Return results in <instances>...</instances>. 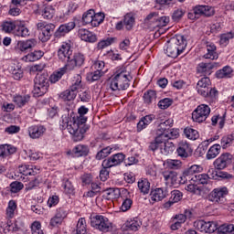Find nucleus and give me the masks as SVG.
<instances>
[{"mask_svg":"<svg viewBox=\"0 0 234 234\" xmlns=\"http://www.w3.org/2000/svg\"><path fill=\"white\" fill-rule=\"evenodd\" d=\"M233 142H234L233 134L224 135L220 140L219 145L221 149H229V147H231L233 145Z\"/></svg>","mask_w":234,"mask_h":234,"instance_id":"nucleus-43","label":"nucleus"},{"mask_svg":"<svg viewBox=\"0 0 234 234\" xmlns=\"http://www.w3.org/2000/svg\"><path fill=\"white\" fill-rule=\"evenodd\" d=\"M138 189L143 195H149L151 191V183L147 178H142L138 181Z\"/></svg>","mask_w":234,"mask_h":234,"instance_id":"nucleus-34","label":"nucleus"},{"mask_svg":"<svg viewBox=\"0 0 234 234\" xmlns=\"http://www.w3.org/2000/svg\"><path fill=\"white\" fill-rule=\"evenodd\" d=\"M76 28V22H69L66 24H62L58 27V28L54 33V37L59 39L60 37H65L69 32L74 30Z\"/></svg>","mask_w":234,"mask_h":234,"instance_id":"nucleus-17","label":"nucleus"},{"mask_svg":"<svg viewBox=\"0 0 234 234\" xmlns=\"http://www.w3.org/2000/svg\"><path fill=\"white\" fill-rule=\"evenodd\" d=\"M76 234H87V221L80 218L77 223Z\"/></svg>","mask_w":234,"mask_h":234,"instance_id":"nucleus-54","label":"nucleus"},{"mask_svg":"<svg viewBox=\"0 0 234 234\" xmlns=\"http://www.w3.org/2000/svg\"><path fill=\"white\" fill-rule=\"evenodd\" d=\"M154 120H156V115L154 114H148L142 117L137 123V133H142L144 129H147V126L151 125Z\"/></svg>","mask_w":234,"mask_h":234,"instance_id":"nucleus-23","label":"nucleus"},{"mask_svg":"<svg viewBox=\"0 0 234 234\" xmlns=\"http://www.w3.org/2000/svg\"><path fill=\"white\" fill-rule=\"evenodd\" d=\"M114 41H116V37H108L107 39L101 40L97 44V50H103V48H106V47H110V45Z\"/></svg>","mask_w":234,"mask_h":234,"instance_id":"nucleus-60","label":"nucleus"},{"mask_svg":"<svg viewBox=\"0 0 234 234\" xmlns=\"http://www.w3.org/2000/svg\"><path fill=\"white\" fill-rule=\"evenodd\" d=\"M168 193L169 191H167V188H164V187L155 188L151 191L150 198L153 204H154V202H162V200H164V198L167 197Z\"/></svg>","mask_w":234,"mask_h":234,"instance_id":"nucleus-21","label":"nucleus"},{"mask_svg":"<svg viewBox=\"0 0 234 234\" xmlns=\"http://www.w3.org/2000/svg\"><path fill=\"white\" fill-rule=\"evenodd\" d=\"M231 162H233V155L229 153H224L214 161L215 169L222 171V169H226L228 165H231Z\"/></svg>","mask_w":234,"mask_h":234,"instance_id":"nucleus-13","label":"nucleus"},{"mask_svg":"<svg viewBox=\"0 0 234 234\" xmlns=\"http://www.w3.org/2000/svg\"><path fill=\"white\" fill-rule=\"evenodd\" d=\"M37 45V41L34 38L20 40L17 42V48L20 52H27V50H30V48H34Z\"/></svg>","mask_w":234,"mask_h":234,"instance_id":"nucleus-25","label":"nucleus"},{"mask_svg":"<svg viewBox=\"0 0 234 234\" xmlns=\"http://www.w3.org/2000/svg\"><path fill=\"white\" fill-rule=\"evenodd\" d=\"M143 100L146 105H151V103H154V101H156V91L153 90H148L146 92L144 93Z\"/></svg>","mask_w":234,"mask_h":234,"instance_id":"nucleus-40","label":"nucleus"},{"mask_svg":"<svg viewBox=\"0 0 234 234\" xmlns=\"http://www.w3.org/2000/svg\"><path fill=\"white\" fill-rule=\"evenodd\" d=\"M169 24V16H158L155 18L154 26L158 28H162V27H167Z\"/></svg>","mask_w":234,"mask_h":234,"instance_id":"nucleus-59","label":"nucleus"},{"mask_svg":"<svg viewBox=\"0 0 234 234\" xmlns=\"http://www.w3.org/2000/svg\"><path fill=\"white\" fill-rule=\"evenodd\" d=\"M176 153L177 156H180L182 160H186V158L193 156V148L187 141H181L178 143Z\"/></svg>","mask_w":234,"mask_h":234,"instance_id":"nucleus-14","label":"nucleus"},{"mask_svg":"<svg viewBox=\"0 0 234 234\" xmlns=\"http://www.w3.org/2000/svg\"><path fill=\"white\" fill-rule=\"evenodd\" d=\"M228 195H229L228 187L220 186L213 189L208 195V200L214 204H226Z\"/></svg>","mask_w":234,"mask_h":234,"instance_id":"nucleus-8","label":"nucleus"},{"mask_svg":"<svg viewBox=\"0 0 234 234\" xmlns=\"http://www.w3.org/2000/svg\"><path fill=\"white\" fill-rule=\"evenodd\" d=\"M215 69V64L201 62L197 67L198 74H209Z\"/></svg>","mask_w":234,"mask_h":234,"instance_id":"nucleus-39","label":"nucleus"},{"mask_svg":"<svg viewBox=\"0 0 234 234\" xmlns=\"http://www.w3.org/2000/svg\"><path fill=\"white\" fill-rule=\"evenodd\" d=\"M85 65V55L81 52H75L71 55V58L69 63L65 64L68 70H74V69H81Z\"/></svg>","mask_w":234,"mask_h":234,"instance_id":"nucleus-11","label":"nucleus"},{"mask_svg":"<svg viewBox=\"0 0 234 234\" xmlns=\"http://www.w3.org/2000/svg\"><path fill=\"white\" fill-rule=\"evenodd\" d=\"M125 226L130 231H138L142 227V220L139 218H133L126 221Z\"/></svg>","mask_w":234,"mask_h":234,"instance_id":"nucleus-36","label":"nucleus"},{"mask_svg":"<svg viewBox=\"0 0 234 234\" xmlns=\"http://www.w3.org/2000/svg\"><path fill=\"white\" fill-rule=\"evenodd\" d=\"M78 36L81 41H85L86 43H96L98 41V36L87 28L79 29Z\"/></svg>","mask_w":234,"mask_h":234,"instance_id":"nucleus-20","label":"nucleus"},{"mask_svg":"<svg viewBox=\"0 0 234 234\" xmlns=\"http://www.w3.org/2000/svg\"><path fill=\"white\" fill-rule=\"evenodd\" d=\"M182 197H184V195L182 194V192H180V190H173L171 192L170 199L164 204L165 209H169V207H171L173 204L180 202V200H182Z\"/></svg>","mask_w":234,"mask_h":234,"instance_id":"nucleus-26","label":"nucleus"},{"mask_svg":"<svg viewBox=\"0 0 234 234\" xmlns=\"http://www.w3.org/2000/svg\"><path fill=\"white\" fill-rule=\"evenodd\" d=\"M40 14L44 19H52L56 10L52 8V5H48L41 9Z\"/></svg>","mask_w":234,"mask_h":234,"instance_id":"nucleus-47","label":"nucleus"},{"mask_svg":"<svg viewBox=\"0 0 234 234\" xmlns=\"http://www.w3.org/2000/svg\"><path fill=\"white\" fill-rule=\"evenodd\" d=\"M135 18L132 14H126L123 18V25L126 30H133V27H134Z\"/></svg>","mask_w":234,"mask_h":234,"instance_id":"nucleus-52","label":"nucleus"},{"mask_svg":"<svg viewBox=\"0 0 234 234\" xmlns=\"http://www.w3.org/2000/svg\"><path fill=\"white\" fill-rule=\"evenodd\" d=\"M104 75H105L104 72H101L100 70H95V71L87 73L86 80L87 81H90V83H94V81H98Z\"/></svg>","mask_w":234,"mask_h":234,"instance_id":"nucleus-46","label":"nucleus"},{"mask_svg":"<svg viewBox=\"0 0 234 234\" xmlns=\"http://www.w3.org/2000/svg\"><path fill=\"white\" fill-rule=\"evenodd\" d=\"M29 138L32 140H38L47 133V127L43 124H33L27 128Z\"/></svg>","mask_w":234,"mask_h":234,"instance_id":"nucleus-16","label":"nucleus"},{"mask_svg":"<svg viewBox=\"0 0 234 234\" xmlns=\"http://www.w3.org/2000/svg\"><path fill=\"white\" fill-rule=\"evenodd\" d=\"M61 187L63 189V193L65 195H74V191H76V188L74 187V184L72 183V180L69 177H64L62 179Z\"/></svg>","mask_w":234,"mask_h":234,"instance_id":"nucleus-29","label":"nucleus"},{"mask_svg":"<svg viewBox=\"0 0 234 234\" xmlns=\"http://www.w3.org/2000/svg\"><path fill=\"white\" fill-rule=\"evenodd\" d=\"M81 87V75L77 74L73 77L72 83L69 89H71V90L75 92H78V90H80Z\"/></svg>","mask_w":234,"mask_h":234,"instance_id":"nucleus-56","label":"nucleus"},{"mask_svg":"<svg viewBox=\"0 0 234 234\" xmlns=\"http://www.w3.org/2000/svg\"><path fill=\"white\" fill-rule=\"evenodd\" d=\"M78 112L80 116L74 111L66 109V113L61 116L59 121L61 131L67 129L72 135L73 142H81L85 138V133L90 129V125L85 124L88 120L85 114L89 112V108L80 106Z\"/></svg>","mask_w":234,"mask_h":234,"instance_id":"nucleus-1","label":"nucleus"},{"mask_svg":"<svg viewBox=\"0 0 234 234\" xmlns=\"http://www.w3.org/2000/svg\"><path fill=\"white\" fill-rule=\"evenodd\" d=\"M195 227L198 231L205 233H215L218 229V225L215 221L197 220Z\"/></svg>","mask_w":234,"mask_h":234,"instance_id":"nucleus-12","label":"nucleus"},{"mask_svg":"<svg viewBox=\"0 0 234 234\" xmlns=\"http://www.w3.org/2000/svg\"><path fill=\"white\" fill-rule=\"evenodd\" d=\"M16 209H17V203L16 200H10L6 207V215L8 218H14L16 215Z\"/></svg>","mask_w":234,"mask_h":234,"instance_id":"nucleus-53","label":"nucleus"},{"mask_svg":"<svg viewBox=\"0 0 234 234\" xmlns=\"http://www.w3.org/2000/svg\"><path fill=\"white\" fill-rule=\"evenodd\" d=\"M67 70L69 69L64 65V67L60 68L58 71H54L53 74L50 75L48 81H50L51 83H58V81L61 80L63 76H65V74L67 73Z\"/></svg>","mask_w":234,"mask_h":234,"instance_id":"nucleus-35","label":"nucleus"},{"mask_svg":"<svg viewBox=\"0 0 234 234\" xmlns=\"http://www.w3.org/2000/svg\"><path fill=\"white\" fill-rule=\"evenodd\" d=\"M23 187H25V185H23V183L18 181H14L10 184L11 193H19V191H21Z\"/></svg>","mask_w":234,"mask_h":234,"instance_id":"nucleus-64","label":"nucleus"},{"mask_svg":"<svg viewBox=\"0 0 234 234\" xmlns=\"http://www.w3.org/2000/svg\"><path fill=\"white\" fill-rule=\"evenodd\" d=\"M90 151L88 145L78 144L72 149L71 154L74 158H80L81 156H88Z\"/></svg>","mask_w":234,"mask_h":234,"instance_id":"nucleus-24","label":"nucleus"},{"mask_svg":"<svg viewBox=\"0 0 234 234\" xmlns=\"http://www.w3.org/2000/svg\"><path fill=\"white\" fill-rule=\"evenodd\" d=\"M34 81V96L37 98L45 96V94L48 92V87H50V83L48 82V76L45 74L39 75L36 77Z\"/></svg>","mask_w":234,"mask_h":234,"instance_id":"nucleus-6","label":"nucleus"},{"mask_svg":"<svg viewBox=\"0 0 234 234\" xmlns=\"http://www.w3.org/2000/svg\"><path fill=\"white\" fill-rule=\"evenodd\" d=\"M215 16V7L206 5H197L187 14L188 19L197 21L200 17H212Z\"/></svg>","mask_w":234,"mask_h":234,"instance_id":"nucleus-4","label":"nucleus"},{"mask_svg":"<svg viewBox=\"0 0 234 234\" xmlns=\"http://www.w3.org/2000/svg\"><path fill=\"white\" fill-rule=\"evenodd\" d=\"M17 153V147L12 144H2L0 145V156L2 158H7L12 154H16Z\"/></svg>","mask_w":234,"mask_h":234,"instance_id":"nucleus-28","label":"nucleus"},{"mask_svg":"<svg viewBox=\"0 0 234 234\" xmlns=\"http://www.w3.org/2000/svg\"><path fill=\"white\" fill-rule=\"evenodd\" d=\"M93 16H94V9H89L82 15L81 23L83 27H85L86 25L92 24Z\"/></svg>","mask_w":234,"mask_h":234,"instance_id":"nucleus-48","label":"nucleus"},{"mask_svg":"<svg viewBox=\"0 0 234 234\" xmlns=\"http://www.w3.org/2000/svg\"><path fill=\"white\" fill-rule=\"evenodd\" d=\"M234 37V31H229L228 33L222 34L220 36L219 43L222 47H228L229 45V39H233Z\"/></svg>","mask_w":234,"mask_h":234,"instance_id":"nucleus-57","label":"nucleus"},{"mask_svg":"<svg viewBox=\"0 0 234 234\" xmlns=\"http://www.w3.org/2000/svg\"><path fill=\"white\" fill-rule=\"evenodd\" d=\"M218 123L219 129H224V125H226V114L219 116V115H213L211 118V125L213 127L217 126Z\"/></svg>","mask_w":234,"mask_h":234,"instance_id":"nucleus-44","label":"nucleus"},{"mask_svg":"<svg viewBox=\"0 0 234 234\" xmlns=\"http://www.w3.org/2000/svg\"><path fill=\"white\" fill-rule=\"evenodd\" d=\"M14 35L18 37H28L30 36V30L27 27L25 22H17Z\"/></svg>","mask_w":234,"mask_h":234,"instance_id":"nucleus-27","label":"nucleus"},{"mask_svg":"<svg viewBox=\"0 0 234 234\" xmlns=\"http://www.w3.org/2000/svg\"><path fill=\"white\" fill-rule=\"evenodd\" d=\"M173 126V119H167L161 122L157 126L156 136H163V140H167V138H175L173 133H169L171 127Z\"/></svg>","mask_w":234,"mask_h":234,"instance_id":"nucleus-10","label":"nucleus"},{"mask_svg":"<svg viewBox=\"0 0 234 234\" xmlns=\"http://www.w3.org/2000/svg\"><path fill=\"white\" fill-rule=\"evenodd\" d=\"M30 100H32V95L27 94H16L13 97V102L17 107V109H23V107H27L30 103Z\"/></svg>","mask_w":234,"mask_h":234,"instance_id":"nucleus-18","label":"nucleus"},{"mask_svg":"<svg viewBox=\"0 0 234 234\" xmlns=\"http://www.w3.org/2000/svg\"><path fill=\"white\" fill-rule=\"evenodd\" d=\"M131 73L127 71L125 67L117 68L113 75L110 79V89L113 92L116 90H127L131 85Z\"/></svg>","mask_w":234,"mask_h":234,"instance_id":"nucleus-2","label":"nucleus"},{"mask_svg":"<svg viewBox=\"0 0 234 234\" xmlns=\"http://www.w3.org/2000/svg\"><path fill=\"white\" fill-rule=\"evenodd\" d=\"M196 173H200V165H193L184 171L181 176L180 184H186L187 180L188 182H191V178H193V176H197V175H195Z\"/></svg>","mask_w":234,"mask_h":234,"instance_id":"nucleus-19","label":"nucleus"},{"mask_svg":"<svg viewBox=\"0 0 234 234\" xmlns=\"http://www.w3.org/2000/svg\"><path fill=\"white\" fill-rule=\"evenodd\" d=\"M159 109H162L163 111H165V109H169L171 105H173V99L171 98H165L158 101L157 103Z\"/></svg>","mask_w":234,"mask_h":234,"instance_id":"nucleus-61","label":"nucleus"},{"mask_svg":"<svg viewBox=\"0 0 234 234\" xmlns=\"http://www.w3.org/2000/svg\"><path fill=\"white\" fill-rule=\"evenodd\" d=\"M162 176L165 181V184H176V180H178V174L173 170H165L162 173Z\"/></svg>","mask_w":234,"mask_h":234,"instance_id":"nucleus-30","label":"nucleus"},{"mask_svg":"<svg viewBox=\"0 0 234 234\" xmlns=\"http://www.w3.org/2000/svg\"><path fill=\"white\" fill-rule=\"evenodd\" d=\"M164 135L155 136L154 140L150 142L148 144V151H152V153H155L162 146V144L165 142V139H163Z\"/></svg>","mask_w":234,"mask_h":234,"instance_id":"nucleus-31","label":"nucleus"},{"mask_svg":"<svg viewBox=\"0 0 234 234\" xmlns=\"http://www.w3.org/2000/svg\"><path fill=\"white\" fill-rule=\"evenodd\" d=\"M55 30L56 25L52 23H48V25H46V27H44L42 33H39L40 41H42V43H47V41H48L50 37H52V36L56 34V32H54Z\"/></svg>","mask_w":234,"mask_h":234,"instance_id":"nucleus-22","label":"nucleus"},{"mask_svg":"<svg viewBox=\"0 0 234 234\" xmlns=\"http://www.w3.org/2000/svg\"><path fill=\"white\" fill-rule=\"evenodd\" d=\"M112 153V147L106 146L102 149H101L95 155L96 160H103L109 156Z\"/></svg>","mask_w":234,"mask_h":234,"instance_id":"nucleus-50","label":"nucleus"},{"mask_svg":"<svg viewBox=\"0 0 234 234\" xmlns=\"http://www.w3.org/2000/svg\"><path fill=\"white\" fill-rule=\"evenodd\" d=\"M209 175L207 174H197L196 176H192L190 182H195V184H201L202 186H205V184L209 182Z\"/></svg>","mask_w":234,"mask_h":234,"instance_id":"nucleus-38","label":"nucleus"},{"mask_svg":"<svg viewBox=\"0 0 234 234\" xmlns=\"http://www.w3.org/2000/svg\"><path fill=\"white\" fill-rule=\"evenodd\" d=\"M25 228V223L21 220H16L14 224L8 226V231H21Z\"/></svg>","mask_w":234,"mask_h":234,"instance_id":"nucleus-62","label":"nucleus"},{"mask_svg":"<svg viewBox=\"0 0 234 234\" xmlns=\"http://www.w3.org/2000/svg\"><path fill=\"white\" fill-rule=\"evenodd\" d=\"M123 160H125V154L122 153L112 154L102 161V167H116V165H121Z\"/></svg>","mask_w":234,"mask_h":234,"instance_id":"nucleus-15","label":"nucleus"},{"mask_svg":"<svg viewBox=\"0 0 234 234\" xmlns=\"http://www.w3.org/2000/svg\"><path fill=\"white\" fill-rule=\"evenodd\" d=\"M207 52L204 55L205 59H218V53H217V46L213 43L207 45Z\"/></svg>","mask_w":234,"mask_h":234,"instance_id":"nucleus-33","label":"nucleus"},{"mask_svg":"<svg viewBox=\"0 0 234 234\" xmlns=\"http://www.w3.org/2000/svg\"><path fill=\"white\" fill-rule=\"evenodd\" d=\"M163 144H164V147H161L162 154H165V155L173 154V153L175 152V144L167 140L163 142Z\"/></svg>","mask_w":234,"mask_h":234,"instance_id":"nucleus-45","label":"nucleus"},{"mask_svg":"<svg viewBox=\"0 0 234 234\" xmlns=\"http://www.w3.org/2000/svg\"><path fill=\"white\" fill-rule=\"evenodd\" d=\"M90 220L91 228H95V229H99L103 233H108V231L112 229V223H111L107 217L92 214L90 217Z\"/></svg>","mask_w":234,"mask_h":234,"instance_id":"nucleus-5","label":"nucleus"},{"mask_svg":"<svg viewBox=\"0 0 234 234\" xmlns=\"http://www.w3.org/2000/svg\"><path fill=\"white\" fill-rule=\"evenodd\" d=\"M187 47V39L183 35H176L166 43L165 48L166 56L168 58H178L186 50Z\"/></svg>","mask_w":234,"mask_h":234,"instance_id":"nucleus-3","label":"nucleus"},{"mask_svg":"<svg viewBox=\"0 0 234 234\" xmlns=\"http://www.w3.org/2000/svg\"><path fill=\"white\" fill-rule=\"evenodd\" d=\"M211 114V108L207 104L198 105L192 112V120L196 123H204Z\"/></svg>","mask_w":234,"mask_h":234,"instance_id":"nucleus-7","label":"nucleus"},{"mask_svg":"<svg viewBox=\"0 0 234 234\" xmlns=\"http://www.w3.org/2000/svg\"><path fill=\"white\" fill-rule=\"evenodd\" d=\"M43 56H45V52L41 50H35L23 57V60L32 63L34 61H38V59H41Z\"/></svg>","mask_w":234,"mask_h":234,"instance_id":"nucleus-32","label":"nucleus"},{"mask_svg":"<svg viewBox=\"0 0 234 234\" xmlns=\"http://www.w3.org/2000/svg\"><path fill=\"white\" fill-rule=\"evenodd\" d=\"M103 21H105V14L96 13L94 11V15L92 16V21H91V27H100V24L103 23Z\"/></svg>","mask_w":234,"mask_h":234,"instance_id":"nucleus-51","label":"nucleus"},{"mask_svg":"<svg viewBox=\"0 0 234 234\" xmlns=\"http://www.w3.org/2000/svg\"><path fill=\"white\" fill-rule=\"evenodd\" d=\"M221 146L218 144H213L207 153V160H213L220 154Z\"/></svg>","mask_w":234,"mask_h":234,"instance_id":"nucleus-41","label":"nucleus"},{"mask_svg":"<svg viewBox=\"0 0 234 234\" xmlns=\"http://www.w3.org/2000/svg\"><path fill=\"white\" fill-rule=\"evenodd\" d=\"M218 231L220 234H234V225L225 223V224L218 227Z\"/></svg>","mask_w":234,"mask_h":234,"instance_id":"nucleus-58","label":"nucleus"},{"mask_svg":"<svg viewBox=\"0 0 234 234\" xmlns=\"http://www.w3.org/2000/svg\"><path fill=\"white\" fill-rule=\"evenodd\" d=\"M12 76L15 80H19L24 76L23 69L19 66L13 67L11 69Z\"/></svg>","mask_w":234,"mask_h":234,"instance_id":"nucleus-63","label":"nucleus"},{"mask_svg":"<svg viewBox=\"0 0 234 234\" xmlns=\"http://www.w3.org/2000/svg\"><path fill=\"white\" fill-rule=\"evenodd\" d=\"M231 72H233L231 67L226 66L222 69H218L216 72V77L218 78V80H222L223 78H229V76H231Z\"/></svg>","mask_w":234,"mask_h":234,"instance_id":"nucleus-49","label":"nucleus"},{"mask_svg":"<svg viewBox=\"0 0 234 234\" xmlns=\"http://www.w3.org/2000/svg\"><path fill=\"white\" fill-rule=\"evenodd\" d=\"M72 46H70V43L63 42L58 49V61L67 65L72 58Z\"/></svg>","mask_w":234,"mask_h":234,"instance_id":"nucleus-9","label":"nucleus"},{"mask_svg":"<svg viewBox=\"0 0 234 234\" xmlns=\"http://www.w3.org/2000/svg\"><path fill=\"white\" fill-rule=\"evenodd\" d=\"M17 21H5L1 25V28L6 34H14L17 27Z\"/></svg>","mask_w":234,"mask_h":234,"instance_id":"nucleus-37","label":"nucleus"},{"mask_svg":"<svg viewBox=\"0 0 234 234\" xmlns=\"http://www.w3.org/2000/svg\"><path fill=\"white\" fill-rule=\"evenodd\" d=\"M76 96H78V92H75L69 88V90H66L59 94V99L64 101H72V100L76 99Z\"/></svg>","mask_w":234,"mask_h":234,"instance_id":"nucleus-42","label":"nucleus"},{"mask_svg":"<svg viewBox=\"0 0 234 234\" xmlns=\"http://www.w3.org/2000/svg\"><path fill=\"white\" fill-rule=\"evenodd\" d=\"M184 133L186 136V138H188V140H198V138H200V134L198 133V131L193 128L186 127L184 130Z\"/></svg>","mask_w":234,"mask_h":234,"instance_id":"nucleus-55","label":"nucleus"}]
</instances>
